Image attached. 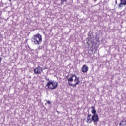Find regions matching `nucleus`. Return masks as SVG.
Masks as SVG:
<instances>
[{"label": "nucleus", "instance_id": "obj_1", "mask_svg": "<svg viewBox=\"0 0 126 126\" xmlns=\"http://www.w3.org/2000/svg\"><path fill=\"white\" fill-rule=\"evenodd\" d=\"M68 84L70 86L72 87H76V85L79 84V78L77 77L76 75L73 74L70 78H68Z\"/></svg>", "mask_w": 126, "mask_h": 126}, {"label": "nucleus", "instance_id": "obj_2", "mask_svg": "<svg viewBox=\"0 0 126 126\" xmlns=\"http://www.w3.org/2000/svg\"><path fill=\"white\" fill-rule=\"evenodd\" d=\"M88 38L86 39L87 43L88 46H91L92 48H94V46H95V43H94V35H93V32H92L90 31L88 34Z\"/></svg>", "mask_w": 126, "mask_h": 126}, {"label": "nucleus", "instance_id": "obj_3", "mask_svg": "<svg viewBox=\"0 0 126 126\" xmlns=\"http://www.w3.org/2000/svg\"><path fill=\"white\" fill-rule=\"evenodd\" d=\"M32 41L35 45H40L42 43V35L40 33L34 34L32 39Z\"/></svg>", "mask_w": 126, "mask_h": 126}, {"label": "nucleus", "instance_id": "obj_4", "mask_svg": "<svg viewBox=\"0 0 126 126\" xmlns=\"http://www.w3.org/2000/svg\"><path fill=\"white\" fill-rule=\"evenodd\" d=\"M46 86L49 90H54L58 87V82L56 81H48L46 85Z\"/></svg>", "mask_w": 126, "mask_h": 126}, {"label": "nucleus", "instance_id": "obj_5", "mask_svg": "<svg viewBox=\"0 0 126 126\" xmlns=\"http://www.w3.org/2000/svg\"><path fill=\"white\" fill-rule=\"evenodd\" d=\"M43 69H47V67H44V68H42L40 66H38L34 69V73L35 74H40L41 72L43 71Z\"/></svg>", "mask_w": 126, "mask_h": 126}, {"label": "nucleus", "instance_id": "obj_6", "mask_svg": "<svg viewBox=\"0 0 126 126\" xmlns=\"http://www.w3.org/2000/svg\"><path fill=\"white\" fill-rule=\"evenodd\" d=\"M92 122H94V125H97L99 121V116L98 114H94L92 117Z\"/></svg>", "mask_w": 126, "mask_h": 126}, {"label": "nucleus", "instance_id": "obj_7", "mask_svg": "<svg viewBox=\"0 0 126 126\" xmlns=\"http://www.w3.org/2000/svg\"><path fill=\"white\" fill-rule=\"evenodd\" d=\"M90 117H91V114H88L87 117L86 123H87V124H91L93 122L92 117L91 118Z\"/></svg>", "mask_w": 126, "mask_h": 126}, {"label": "nucleus", "instance_id": "obj_8", "mask_svg": "<svg viewBox=\"0 0 126 126\" xmlns=\"http://www.w3.org/2000/svg\"><path fill=\"white\" fill-rule=\"evenodd\" d=\"M119 126H126V119L124 118L123 120H122L120 123H119Z\"/></svg>", "mask_w": 126, "mask_h": 126}, {"label": "nucleus", "instance_id": "obj_9", "mask_svg": "<svg viewBox=\"0 0 126 126\" xmlns=\"http://www.w3.org/2000/svg\"><path fill=\"white\" fill-rule=\"evenodd\" d=\"M88 70V67L86 65H84L82 67V72H86Z\"/></svg>", "mask_w": 126, "mask_h": 126}, {"label": "nucleus", "instance_id": "obj_10", "mask_svg": "<svg viewBox=\"0 0 126 126\" xmlns=\"http://www.w3.org/2000/svg\"><path fill=\"white\" fill-rule=\"evenodd\" d=\"M120 2L123 3L124 5H126V0H120Z\"/></svg>", "mask_w": 126, "mask_h": 126}, {"label": "nucleus", "instance_id": "obj_11", "mask_svg": "<svg viewBox=\"0 0 126 126\" xmlns=\"http://www.w3.org/2000/svg\"><path fill=\"white\" fill-rule=\"evenodd\" d=\"M123 5H125V4L120 2V3L119 4L118 7H119V8H121V7H123Z\"/></svg>", "mask_w": 126, "mask_h": 126}, {"label": "nucleus", "instance_id": "obj_12", "mask_svg": "<svg viewBox=\"0 0 126 126\" xmlns=\"http://www.w3.org/2000/svg\"><path fill=\"white\" fill-rule=\"evenodd\" d=\"M91 113H92V114H93L94 115H97V114H96V110H95V109L92 110L91 111Z\"/></svg>", "mask_w": 126, "mask_h": 126}, {"label": "nucleus", "instance_id": "obj_13", "mask_svg": "<svg viewBox=\"0 0 126 126\" xmlns=\"http://www.w3.org/2000/svg\"><path fill=\"white\" fill-rule=\"evenodd\" d=\"M67 1V0H61V3L62 5H63V3H64V2H66Z\"/></svg>", "mask_w": 126, "mask_h": 126}, {"label": "nucleus", "instance_id": "obj_14", "mask_svg": "<svg viewBox=\"0 0 126 126\" xmlns=\"http://www.w3.org/2000/svg\"><path fill=\"white\" fill-rule=\"evenodd\" d=\"M46 103L47 104H48V105H51V101H50L49 100H47Z\"/></svg>", "mask_w": 126, "mask_h": 126}, {"label": "nucleus", "instance_id": "obj_15", "mask_svg": "<svg viewBox=\"0 0 126 126\" xmlns=\"http://www.w3.org/2000/svg\"><path fill=\"white\" fill-rule=\"evenodd\" d=\"M91 108L92 109V110H95V106H92L91 107Z\"/></svg>", "mask_w": 126, "mask_h": 126}, {"label": "nucleus", "instance_id": "obj_16", "mask_svg": "<svg viewBox=\"0 0 126 126\" xmlns=\"http://www.w3.org/2000/svg\"><path fill=\"white\" fill-rule=\"evenodd\" d=\"M2 60V59L1 58V57H0V63H1Z\"/></svg>", "mask_w": 126, "mask_h": 126}, {"label": "nucleus", "instance_id": "obj_17", "mask_svg": "<svg viewBox=\"0 0 126 126\" xmlns=\"http://www.w3.org/2000/svg\"><path fill=\"white\" fill-rule=\"evenodd\" d=\"M115 3H116V4H118V3L117 2V0H116V1H115Z\"/></svg>", "mask_w": 126, "mask_h": 126}, {"label": "nucleus", "instance_id": "obj_18", "mask_svg": "<svg viewBox=\"0 0 126 126\" xmlns=\"http://www.w3.org/2000/svg\"><path fill=\"white\" fill-rule=\"evenodd\" d=\"M94 1H97V0H94Z\"/></svg>", "mask_w": 126, "mask_h": 126}, {"label": "nucleus", "instance_id": "obj_19", "mask_svg": "<svg viewBox=\"0 0 126 126\" xmlns=\"http://www.w3.org/2000/svg\"><path fill=\"white\" fill-rule=\"evenodd\" d=\"M11 0H9V1H11Z\"/></svg>", "mask_w": 126, "mask_h": 126}, {"label": "nucleus", "instance_id": "obj_20", "mask_svg": "<svg viewBox=\"0 0 126 126\" xmlns=\"http://www.w3.org/2000/svg\"><path fill=\"white\" fill-rule=\"evenodd\" d=\"M89 52H91V50H89Z\"/></svg>", "mask_w": 126, "mask_h": 126}]
</instances>
